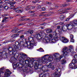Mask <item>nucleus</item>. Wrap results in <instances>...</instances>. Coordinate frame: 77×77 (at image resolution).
<instances>
[{"label": "nucleus", "mask_w": 77, "mask_h": 77, "mask_svg": "<svg viewBox=\"0 0 77 77\" xmlns=\"http://www.w3.org/2000/svg\"><path fill=\"white\" fill-rule=\"evenodd\" d=\"M0 54H3V52H0ZM3 57L4 58H6L7 57V55H6V54H4L3 56V55H0V59H2V58H3Z\"/></svg>", "instance_id": "obj_17"}, {"label": "nucleus", "mask_w": 77, "mask_h": 77, "mask_svg": "<svg viewBox=\"0 0 77 77\" xmlns=\"http://www.w3.org/2000/svg\"><path fill=\"white\" fill-rule=\"evenodd\" d=\"M61 29L63 30L64 31H66L68 29V26H67V24L66 25H64L62 26Z\"/></svg>", "instance_id": "obj_14"}, {"label": "nucleus", "mask_w": 77, "mask_h": 77, "mask_svg": "<svg viewBox=\"0 0 77 77\" xmlns=\"http://www.w3.org/2000/svg\"><path fill=\"white\" fill-rule=\"evenodd\" d=\"M15 45L16 47H15V48H16V50H18H18H20L21 48V47L20 45V43H19L18 42H16L15 43Z\"/></svg>", "instance_id": "obj_10"}, {"label": "nucleus", "mask_w": 77, "mask_h": 77, "mask_svg": "<svg viewBox=\"0 0 77 77\" xmlns=\"http://www.w3.org/2000/svg\"><path fill=\"white\" fill-rule=\"evenodd\" d=\"M68 6V5L67 4H65L64 5H60V7L61 8H63V7H66V6Z\"/></svg>", "instance_id": "obj_28"}, {"label": "nucleus", "mask_w": 77, "mask_h": 77, "mask_svg": "<svg viewBox=\"0 0 77 77\" xmlns=\"http://www.w3.org/2000/svg\"><path fill=\"white\" fill-rule=\"evenodd\" d=\"M34 68L35 71H38V72H37L38 73L40 72V71H41V69H39L40 68H38V67L37 66L35 65L34 66Z\"/></svg>", "instance_id": "obj_19"}, {"label": "nucleus", "mask_w": 77, "mask_h": 77, "mask_svg": "<svg viewBox=\"0 0 77 77\" xmlns=\"http://www.w3.org/2000/svg\"><path fill=\"white\" fill-rule=\"evenodd\" d=\"M44 15L45 17H50V16H51V14H48Z\"/></svg>", "instance_id": "obj_36"}, {"label": "nucleus", "mask_w": 77, "mask_h": 77, "mask_svg": "<svg viewBox=\"0 0 77 77\" xmlns=\"http://www.w3.org/2000/svg\"><path fill=\"white\" fill-rule=\"evenodd\" d=\"M5 3H8L9 4V3H11L12 2V0H5Z\"/></svg>", "instance_id": "obj_27"}, {"label": "nucleus", "mask_w": 77, "mask_h": 77, "mask_svg": "<svg viewBox=\"0 0 77 77\" xmlns=\"http://www.w3.org/2000/svg\"><path fill=\"white\" fill-rule=\"evenodd\" d=\"M17 8L18 9H21V8H22V7L21 6H19Z\"/></svg>", "instance_id": "obj_49"}, {"label": "nucleus", "mask_w": 77, "mask_h": 77, "mask_svg": "<svg viewBox=\"0 0 77 77\" xmlns=\"http://www.w3.org/2000/svg\"><path fill=\"white\" fill-rule=\"evenodd\" d=\"M73 65H74V64L72 63H70L69 64V66H72Z\"/></svg>", "instance_id": "obj_42"}, {"label": "nucleus", "mask_w": 77, "mask_h": 77, "mask_svg": "<svg viewBox=\"0 0 77 77\" xmlns=\"http://www.w3.org/2000/svg\"><path fill=\"white\" fill-rule=\"evenodd\" d=\"M60 26H58L57 27V29H60Z\"/></svg>", "instance_id": "obj_55"}, {"label": "nucleus", "mask_w": 77, "mask_h": 77, "mask_svg": "<svg viewBox=\"0 0 77 77\" xmlns=\"http://www.w3.org/2000/svg\"><path fill=\"white\" fill-rule=\"evenodd\" d=\"M17 64H14V68H17Z\"/></svg>", "instance_id": "obj_38"}, {"label": "nucleus", "mask_w": 77, "mask_h": 77, "mask_svg": "<svg viewBox=\"0 0 77 77\" xmlns=\"http://www.w3.org/2000/svg\"><path fill=\"white\" fill-rule=\"evenodd\" d=\"M13 10L14 11H15L16 12H17V11H18V8H14L13 9Z\"/></svg>", "instance_id": "obj_37"}, {"label": "nucleus", "mask_w": 77, "mask_h": 77, "mask_svg": "<svg viewBox=\"0 0 77 77\" xmlns=\"http://www.w3.org/2000/svg\"><path fill=\"white\" fill-rule=\"evenodd\" d=\"M24 35H22L20 36V38H24Z\"/></svg>", "instance_id": "obj_51"}, {"label": "nucleus", "mask_w": 77, "mask_h": 77, "mask_svg": "<svg viewBox=\"0 0 77 77\" xmlns=\"http://www.w3.org/2000/svg\"><path fill=\"white\" fill-rule=\"evenodd\" d=\"M48 60H49V61H52V60H53V58L49 57L48 58Z\"/></svg>", "instance_id": "obj_33"}, {"label": "nucleus", "mask_w": 77, "mask_h": 77, "mask_svg": "<svg viewBox=\"0 0 77 77\" xmlns=\"http://www.w3.org/2000/svg\"><path fill=\"white\" fill-rule=\"evenodd\" d=\"M64 15H62L61 16H60V20H62L63 19V18H64Z\"/></svg>", "instance_id": "obj_32"}, {"label": "nucleus", "mask_w": 77, "mask_h": 77, "mask_svg": "<svg viewBox=\"0 0 77 77\" xmlns=\"http://www.w3.org/2000/svg\"><path fill=\"white\" fill-rule=\"evenodd\" d=\"M0 8H4V7H3V5H1L0 6Z\"/></svg>", "instance_id": "obj_52"}, {"label": "nucleus", "mask_w": 77, "mask_h": 77, "mask_svg": "<svg viewBox=\"0 0 77 77\" xmlns=\"http://www.w3.org/2000/svg\"><path fill=\"white\" fill-rule=\"evenodd\" d=\"M42 35L43 36V40H42V41H45L46 42H50V39L48 38L47 39H44V38H45V37H46V34H42Z\"/></svg>", "instance_id": "obj_15"}, {"label": "nucleus", "mask_w": 77, "mask_h": 77, "mask_svg": "<svg viewBox=\"0 0 77 77\" xmlns=\"http://www.w3.org/2000/svg\"><path fill=\"white\" fill-rule=\"evenodd\" d=\"M46 32L47 33H51L53 32V30L51 29H48L46 30Z\"/></svg>", "instance_id": "obj_21"}, {"label": "nucleus", "mask_w": 77, "mask_h": 77, "mask_svg": "<svg viewBox=\"0 0 77 77\" xmlns=\"http://www.w3.org/2000/svg\"><path fill=\"white\" fill-rule=\"evenodd\" d=\"M69 17H70V18L66 19V21H69V20L70 18H72V17H73V16L72 15H71L69 16Z\"/></svg>", "instance_id": "obj_30"}, {"label": "nucleus", "mask_w": 77, "mask_h": 77, "mask_svg": "<svg viewBox=\"0 0 77 77\" xmlns=\"http://www.w3.org/2000/svg\"><path fill=\"white\" fill-rule=\"evenodd\" d=\"M28 40L29 42H31L29 44V45H28L27 43H25L24 45V47H27L29 49H31L33 48V46H36L37 44V43L34 40V38L31 36L28 37Z\"/></svg>", "instance_id": "obj_2"}, {"label": "nucleus", "mask_w": 77, "mask_h": 77, "mask_svg": "<svg viewBox=\"0 0 77 77\" xmlns=\"http://www.w3.org/2000/svg\"><path fill=\"white\" fill-rule=\"evenodd\" d=\"M70 38H71V40L70 42H74V40L73 39V38H74V36L72 35H70Z\"/></svg>", "instance_id": "obj_23"}, {"label": "nucleus", "mask_w": 77, "mask_h": 77, "mask_svg": "<svg viewBox=\"0 0 77 77\" xmlns=\"http://www.w3.org/2000/svg\"><path fill=\"white\" fill-rule=\"evenodd\" d=\"M42 11H45V8H42Z\"/></svg>", "instance_id": "obj_47"}, {"label": "nucleus", "mask_w": 77, "mask_h": 77, "mask_svg": "<svg viewBox=\"0 0 77 77\" xmlns=\"http://www.w3.org/2000/svg\"><path fill=\"white\" fill-rule=\"evenodd\" d=\"M16 3V2H9V4L11 5V6L9 8L10 9H13V8H14V5H15Z\"/></svg>", "instance_id": "obj_13"}, {"label": "nucleus", "mask_w": 77, "mask_h": 77, "mask_svg": "<svg viewBox=\"0 0 77 77\" xmlns=\"http://www.w3.org/2000/svg\"><path fill=\"white\" fill-rule=\"evenodd\" d=\"M59 7V6H57V5H56L55 6L54 8H53V9H57Z\"/></svg>", "instance_id": "obj_39"}, {"label": "nucleus", "mask_w": 77, "mask_h": 77, "mask_svg": "<svg viewBox=\"0 0 77 77\" xmlns=\"http://www.w3.org/2000/svg\"><path fill=\"white\" fill-rule=\"evenodd\" d=\"M15 47L16 46L15 45H13L12 46V48L9 47L8 49V50L9 51L8 53L10 55H13L14 56H15V52L16 51H17Z\"/></svg>", "instance_id": "obj_4"}, {"label": "nucleus", "mask_w": 77, "mask_h": 77, "mask_svg": "<svg viewBox=\"0 0 77 77\" xmlns=\"http://www.w3.org/2000/svg\"><path fill=\"white\" fill-rule=\"evenodd\" d=\"M60 40L61 41H62L63 43H68V42H69V40L64 37H60Z\"/></svg>", "instance_id": "obj_7"}, {"label": "nucleus", "mask_w": 77, "mask_h": 77, "mask_svg": "<svg viewBox=\"0 0 77 77\" xmlns=\"http://www.w3.org/2000/svg\"><path fill=\"white\" fill-rule=\"evenodd\" d=\"M15 36V37H17V36H18L19 35V34H14Z\"/></svg>", "instance_id": "obj_50"}, {"label": "nucleus", "mask_w": 77, "mask_h": 77, "mask_svg": "<svg viewBox=\"0 0 77 77\" xmlns=\"http://www.w3.org/2000/svg\"><path fill=\"white\" fill-rule=\"evenodd\" d=\"M24 19H20L19 20L20 21H24Z\"/></svg>", "instance_id": "obj_59"}, {"label": "nucleus", "mask_w": 77, "mask_h": 77, "mask_svg": "<svg viewBox=\"0 0 77 77\" xmlns=\"http://www.w3.org/2000/svg\"><path fill=\"white\" fill-rule=\"evenodd\" d=\"M56 72L54 74V75L55 77H59L60 76V74L59 73L61 72V69L60 68L56 69Z\"/></svg>", "instance_id": "obj_6"}, {"label": "nucleus", "mask_w": 77, "mask_h": 77, "mask_svg": "<svg viewBox=\"0 0 77 77\" xmlns=\"http://www.w3.org/2000/svg\"><path fill=\"white\" fill-rule=\"evenodd\" d=\"M22 10H19L18 9V10L17 11V13H20V12H21L22 11Z\"/></svg>", "instance_id": "obj_44"}, {"label": "nucleus", "mask_w": 77, "mask_h": 77, "mask_svg": "<svg viewBox=\"0 0 77 77\" xmlns=\"http://www.w3.org/2000/svg\"><path fill=\"white\" fill-rule=\"evenodd\" d=\"M53 35L54 39H52V41L53 42H56V41H57V39H58V37H57V36L56 35V33L55 32L53 33Z\"/></svg>", "instance_id": "obj_9"}, {"label": "nucleus", "mask_w": 77, "mask_h": 77, "mask_svg": "<svg viewBox=\"0 0 77 77\" xmlns=\"http://www.w3.org/2000/svg\"><path fill=\"white\" fill-rule=\"evenodd\" d=\"M41 8V5H39L37 7V9H40Z\"/></svg>", "instance_id": "obj_43"}, {"label": "nucleus", "mask_w": 77, "mask_h": 77, "mask_svg": "<svg viewBox=\"0 0 77 77\" xmlns=\"http://www.w3.org/2000/svg\"><path fill=\"white\" fill-rule=\"evenodd\" d=\"M57 56H59V53H57L55 54V57L56 58L55 59V60H57V62H59L61 60V58H62V56H60L59 57H58Z\"/></svg>", "instance_id": "obj_8"}, {"label": "nucleus", "mask_w": 77, "mask_h": 77, "mask_svg": "<svg viewBox=\"0 0 77 77\" xmlns=\"http://www.w3.org/2000/svg\"><path fill=\"white\" fill-rule=\"evenodd\" d=\"M72 9V8H68L66 9V10L67 11H70V10H71Z\"/></svg>", "instance_id": "obj_41"}, {"label": "nucleus", "mask_w": 77, "mask_h": 77, "mask_svg": "<svg viewBox=\"0 0 77 77\" xmlns=\"http://www.w3.org/2000/svg\"><path fill=\"white\" fill-rule=\"evenodd\" d=\"M29 12L30 13H33V12H35V11H30Z\"/></svg>", "instance_id": "obj_57"}, {"label": "nucleus", "mask_w": 77, "mask_h": 77, "mask_svg": "<svg viewBox=\"0 0 77 77\" xmlns=\"http://www.w3.org/2000/svg\"><path fill=\"white\" fill-rule=\"evenodd\" d=\"M26 9L27 10H30V8H26Z\"/></svg>", "instance_id": "obj_53"}, {"label": "nucleus", "mask_w": 77, "mask_h": 77, "mask_svg": "<svg viewBox=\"0 0 77 77\" xmlns=\"http://www.w3.org/2000/svg\"><path fill=\"white\" fill-rule=\"evenodd\" d=\"M45 70H46L45 71H46V72H48V71H49V69H47Z\"/></svg>", "instance_id": "obj_64"}, {"label": "nucleus", "mask_w": 77, "mask_h": 77, "mask_svg": "<svg viewBox=\"0 0 77 77\" xmlns=\"http://www.w3.org/2000/svg\"><path fill=\"white\" fill-rule=\"evenodd\" d=\"M23 30H20L18 31V32L19 33H20V32H23Z\"/></svg>", "instance_id": "obj_58"}, {"label": "nucleus", "mask_w": 77, "mask_h": 77, "mask_svg": "<svg viewBox=\"0 0 77 77\" xmlns=\"http://www.w3.org/2000/svg\"><path fill=\"white\" fill-rule=\"evenodd\" d=\"M69 49H68L67 47H65L63 48L62 51L63 54L64 56H68L69 53L74 51V47L72 46H69Z\"/></svg>", "instance_id": "obj_3"}, {"label": "nucleus", "mask_w": 77, "mask_h": 77, "mask_svg": "<svg viewBox=\"0 0 77 77\" xmlns=\"http://www.w3.org/2000/svg\"><path fill=\"white\" fill-rule=\"evenodd\" d=\"M74 57L75 59L77 60V55H75Z\"/></svg>", "instance_id": "obj_45"}, {"label": "nucleus", "mask_w": 77, "mask_h": 77, "mask_svg": "<svg viewBox=\"0 0 77 77\" xmlns=\"http://www.w3.org/2000/svg\"><path fill=\"white\" fill-rule=\"evenodd\" d=\"M25 24H26L25 23H23L20 24H19V26H24V25H25Z\"/></svg>", "instance_id": "obj_40"}, {"label": "nucleus", "mask_w": 77, "mask_h": 77, "mask_svg": "<svg viewBox=\"0 0 77 77\" xmlns=\"http://www.w3.org/2000/svg\"><path fill=\"white\" fill-rule=\"evenodd\" d=\"M42 35H41V36H42V37H41V34H38L37 35H36L35 36V37H36V38L37 39H38L39 40H43L44 39V38L43 37H44V35H42ZM43 35L44 34H43Z\"/></svg>", "instance_id": "obj_11"}, {"label": "nucleus", "mask_w": 77, "mask_h": 77, "mask_svg": "<svg viewBox=\"0 0 77 77\" xmlns=\"http://www.w3.org/2000/svg\"><path fill=\"white\" fill-rule=\"evenodd\" d=\"M59 12H62V9L59 10Z\"/></svg>", "instance_id": "obj_60"}, {"label": "nucleus", "mask_w": 77, "mask_h": 77, "mask_svg": "<svg viewBox=\"0 0 77 77\" xmlns=\"http://www.w3.org/2000/svg\"><path fill=\"white\" fill-rule=\"evenodd\" d=\"M44 15V14H40L39 15V17H42V16H43Z\"/></svg>", "instance_id": "obj_61"}, {"label": "nucleus", "mask_w": 77, "mask_h": 77, "mask_svg": "<svg viewBox=\"0 0 77 77\" xmlns=\"http://www.w3.org/2000/svg\"><path fill=\"white\" fill-rule=\"evenodd\" d=\"M72 63H73L74 64L76 63H77V60L75 59H73L72 60Z\"/></svg>", "instance_id": "obj_25"}, {"label": "nucleus", "mask_w": 77, "mask_h": 77, "mask_svg": "<svg viewBox=\"0 0 77 77\" xmlns=\"http://www.w3.org/2000/svg\"><path fill=\"white\" fill-rule=\"evenodd\" d=\"M27 33H29V34H32L33 32L31 30H29L28 31L26 32Z\"/></svg>", "instance_id": "obj_31"}, {"label": "nucleus", "mask_w": 77, "mask_h": 77, "mask_svg": "<svg viewBox=\"0 0 77 77\" xmlns=\"http://www.w3.org/2000/svg\"><path fill=\"white\" fill-rule=\"evenodd\" d=\"M29 8H30V10L31 9H33V7L32 6L31 7Z\"/></svg>", "instance_id": "obj_62"}, {"label": "nucleus", "mask_w": 77, "mask_h": 77, "mask_svg": "<svg viewBox=\"0 0 77 77\" xmlns=\"http://www.w3.org/2000/svg\"><path fill=\"white\" fill-rule=\"evenodd\" d=\"M47 66V67H48V68L51 69H52V70H54V66L53 65L52 66V65H51V63H49V65Z\"/></svg>", "instance_id": "obj_16"}, {"label": "nucleus", "mask_w": 77, "mask_h": 77, "mask_svg": "<svg viewBox=\"0 0 77 77\" xmlns=\"http://www.w3.org/2000/svg\"><path fill=\"white\" fill-rule=\"evenodd\" d=\"M67 29H68V30H71V29H72V26H73L72 22H70V23L69 24H67Z\"/></svg>", "instance_id": "obj_12"}, {"label": "nucleus", "mask_w": 77, "mask_h": 77, "mask_svg": "<svg viewBox=\"0 0 77 77\" xmlns=\"http://www.w3.org/2000/svg\"><path fill=\"white\" fill-rule=\"evenodd\" d=\"M66 63V60L63 59L61 60V64L62 65H63V64H65Z\"/></svg>", "instance_id": "obj_24"}, {"label": "nucleus", "mask_w": 77, "mask_h": 77, "mask_svg": "<svg viewBox=\"0 0 77 77\" xmlns=\"http://www.w3.org/2000/svg\"><path fill=\"white\" fill-rule=\"evenodd\" d=\"M49 36L50 38H52V37H53V36L52 35V34H50L49 35Z\"/></svg>", "instance_id": "obj_46"}, {"label": "nucleus", "mask_w": 77, "mask_h": 77, "mask_svg": "<svg viewBox=\"0 0 77 77\" xmlns=\"http://www.w3.org/2000/svg\"><path fill=\"white\" fill-rule=\"evenodd\" d=\"M11 60L13 63H15L16 62V59L14 57H12L11 58Z\"/></svg>", "instance_id": "obj_20"}, {"label": "nucleus", "mask_w": 77, "mask_h": 77, "mask_svg": "<svg viewBox=\"0 0 77 77\" xmlns=\"http://www.w3.org/2000/svg\"><path fill=\"white\" fill-rule=\"evenodd\" d=\"M27 59L29 60H31V59H32V58H30L29 57H27Z\"/></svg>", "instance_id": "obj_56"}, {"label": "nucleus", "mask_w": 77, "mask_h": 77, "mask_svg": "<svg viewBox=\"0 0 77 77\" xmlns=\"http://www.w3.org/2000/svg\"><path fill=\"white\" fill-rule=\"evenodd\" d=\"M28 65V66H29V67H31V68H32V67H33V66H32V63H29Z\"/></svg>", "instance_id": "obj_35"}, {"label": "nucleus", "mask_w": 77, "mask_h": 77, "mask_svg": "<svg viewBox=\"0 0 77 77\" xmlns=\"http://www.w3.org/2000/svg\"><path fill=\"white\" fill-rule=\"evenodd\" d=\"M24 62H25V63L26 64H28V63H29V61L27 60H25V61H24Z\"/></svg>", "instance_id": "obj_34"}, {"label": "nucleus", "mask_w": 77, "mask_h": 77, "mask_svg": "<svg viewBox=\"0 0 77 77\" xmlns=\"http://www.w3.org/2000/svg\"><path fill=\"white\" fill-rule=\"evenodd\" d=\"M25 69H26V70L27 71H28L29 70V69H28V68L27 67H26L25 68Z\"/></svg>", "instance_id": "obj_54"}, {"label": "nucleus", "mask_w": 77, "mask_h": 77, "mask_svg": "<svg viewBox=\"0 0 77 77\" xmlns=\"http://www.w3.org/2000/svg\"><path fill=\"white\" fill-rule=\"evenodd\" d=\"M3 69H4L3 67H2L0 69V77L2 76L1 74L3 72ZM1 72H2V73Z\"/></svg>", "instance_id": "obj_26"}, {"label": "nucleus", "mask_w": 77, "mask_h": 77, "mask_svg": "<svg viewBox=\"0 0 77 77\" xmlns=\"http://www.w3.org/2000/svg\"><path fill=\"white\" fill-rule=\"evenodd\" d=\"M20 64H19V63H17L16 65H17V66L18 67V66H20V65L21 66V68H23V67H24V63H22L21 62H20Z\"/></svg>", "instance_id": "obj_18"}, {"label": "nucleus", "mask_w": 77, "mask_h": 77, "mask_svg": "<svg viewBox=\"0 0 77 77\" xmlns=\"http://www.w3.org/2000/svg\"><path fill=\"white\" fill-rule=\"evenodd\" d=\"M9 17H5V19H3L2 20V23H4V22H5L6 21V19H9Z\"/></svg>", "instance_id": "obj_29"}, {"label": "nucleus", "mask_w": 77, "mask_h": 77, "mask_svg": "<svg viewBox=\"0 0 77 77\" xmlns=\"http://www.w3.org/2000/svg\"><path fill=\"white\" fill-rule=\"evenodd\" d=\"M47 61V59H45L44 57L42 58L39 59L38 61H36L35 65H38V66L39 67V68L42 69V70H45L46 68L47 67V66H43L41 64L42 63H45V62Z\"/></svg>", "instance_id": "obj_1"}, {"label": "nucleus", "mask_w": 77, "mask_h": 77, "mask_svg": "<svg viewBox=\"0 0 77 77\" xmlns=\"http://www.w3.org/2000/svg\"><path fill=\"white\" fill-rule=\"evenodd\" d=\"M18 56H20L19 59V62H21V63H24L25 61V59L27 58L28 56L25 54H23L22 53L20 52L18 54Z\"/></svg>", "instance_id": "obj_5"}, {"label": "nucleus", "mask_w": 77, "mask_h": 77, "mask_svg": "<svg viewBox=\"0 0 77 77\" xmlns=\"http://www.w3.org/2000/svg\"><path fill=\"white\" fill-rule=\"evenodd\" d=\"M3 7H4V9H6V10H7L8 9L9 7L8 6L6 5V4H4L3 5Z\"/></svg>", "instance_id": "obj_22"}, {"label": "nucleus", "mask_w": 77, "mask_h": 77, "mask_svg": "<svg viewBox=\"0 0 77 77\" xmlns=\"http://www.w3.org/2000/svg\"><path fill=\"white\" fill-rule=\"evenodd\" d=\"M64 24V23L63 22H60V24L61 25H62Z\"/></svg>", "instance_id": "obj_48"}, {"label": "nucleus", "mask_w": 77, "mask_h": 77, "mask_svg": "<svg viewBox=\"0 0 77 77\" xmlns=\"http://www.w3.org/2000/svg\"><path fill=\"white\" fill-rule=\"evenodd\" d=\"M15 41V40H14V39H13L11 40V42H14V41Z\"/></svg>", "instance_id": "obj_63"}]
</instances>
